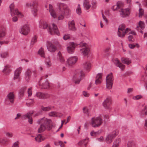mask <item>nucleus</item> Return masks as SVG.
<instances>
[{
    "label": "nucleus",
    "instance_id": "f257e3e1",
    "mask_svg": "<svg viewBox=\"0 0 147 147\" xmlns=\"http://www.w3.org/2000/svg\"><path fill=\"white\" fill-rule=\"evenodd\" d=\"M38 122L39 123L42 124L38 129V131L39 133L43 132L47 128L48 130L50 129V124L51 122L50 119L44 117L38 120Z\"/></svg>",
    "mask_w": 147,
    "mask_h": 147
},
{
    "label": "nucleus",
    "instance_id": "f03ea898",
    "mask_svg": "<svg viewBox=\"0 0 147 147\" xmlns=\"http://www.w3.org/2000/svg\"><path fill=\"white\" fill-rule=\"evenodd\" d=\"M125 25L123 24L119 26L117 32V34L119 36L124 37L125 34L127 33L129 31L131 30V29L129 28H127L125 29Z\"/></svg>",
    "mask_w": 147,
    "mask_h": 147
},
{
    "label": "nucleus",
    "instance_id": "7ed1b4c3",
    "mask_svg": "<svg viewBox=\"0 0 147 147\" xmlns=\"http://www.w3.org/2000/svg\"><path fill=\"white\" fill-rule=\"evenodd\" d=\"M102 119L100 117H94L91 118L90 123L94 127H97L100 126L102 123Z\"/></svg>",
    "mask_w": 147,
    "mask_h": 147
},
{
    "label": "nucleus",
    "instance_id": "20e7f679",
    "mask_svg": "<svg viewBox=\"0 0 147 147\" xmlns=\"http://www.w3.org/2000/svg\"><path fill=\"white\" fill-rule=\"evenodd\" d=\"M84 74L82 71L78 70L76 71L73 78L76 84L79 83L81 79L84 76Z\"/></svg>",
    "mask_w": 147,
    "mask_h": 147
},
{
    "label": "nucleus",
    "instance_id": "39448f33",
    "mask_svg": "<svg viewBox=\"0 0 147 147\" xmlns=\"http://www.w3.org/2000/svg\"><path fill=\"white\" fill-rule=\"evenodd\" d=\"M113 78L112 73H110L107 76L106 78V88L109 90L112 88L113 81Z\"/></svg>",
    "mask_w": 147,
    "mask_h": 147
},
{
    "label": "nucleus",
    "instance_id": "423d86ee",
    "mask_svg": "<svg viewBox=\"0 0 147 147\" xmlns=\"http://www.w3.org/2000/svg\"><path fill=\"white\" fill-rule=\"evenodd\" d=\"M30 31V29L28 25L25 24L19 29V32L24 35H27Z\"/></svg>",
    "mask_w": 147,
    "mask_h": 147
},
{
    "label": "nucleus",
    "instance_id": "0eeeda50",
    "mask_svg": "<svg viewBox=\"0 0 147 147\" xmlns=\"http://www.w3.org/2000/svg\"><path fill=\"white\" fill-rule=\"evenodd\" d=\"M78 57L76 56L69 57L66 61V65L69 66H71L74 65L78 60Z\"/></svg>",
    "mask_w": 147,
    "mask_h": 147
},
{
    "label": "nucleus",
    "instance_id": "6e6552de",
    "mask_svg": "<svg viewBox=\"0 0 147 147\" xmlns=\"http://www.w3.org/2000/svg\"><path fill=\"white\" fill-rule=\"evenodd\" d=\"M49 30L48 31L51 34L53 35L54 34H56L57 35L59 34V32L57 27L55 24H53L51 26H49Z\"/></svg>",
    "mask_w": 147,
    "mask_h": 147
},
{
    "label": "nucleus",
    "instance_id": "1a4fd4ad",
    "mask_svg": "<svg viewBox=\"0 0 147 147\" xmlns=\"http://www.w3.org/2000/svg\"><path fill=\"white\" fill-rule=\"evenodd\" d=\"M120 15L122 18H125L129 16L130 14L129 9L128 8L121 9L119 11Z\"/></svg>",
    "mask_w": 147,
    "mask_h": 147
},
{
    "label": "nucleus",
    "instance_id": "9d476101",
    "mask_svg": "<svg viewBox=\"0 0 147 147\" xmlns=\"http://www.w3.org/2000/svg\"><path fill=\"white\" fill-rule=\"evenodd\" d=\"M33 111H31L28 112L27 113L24 115L22 116L23 119H25L27 118H28V121L30 124L32 123V119L31 117L33 113Z\"/></svg>",
    "mask_w": 147,
    "mask_h": 147
},
{
    "label": "nucleus",
    "instance_id": "9b49d317",
    "mask_svg": "<svg viewBox=\"0 0 147 147\" xmlns=\"http://www.w3.org/2000/svg\"><path fill=\"white\" fill-rule=\"evenodd\" d=\"M14 5L13 3L11 4L9 6L11 16H12L15 15H18L20 14V12L17 9H14Z\"/></svg>",
    "mask_w": 147,
    "mask_h": 147
},
{
    "label": "nucleus",
    "instance_id": "f8f14e48",
    "mask_svg": "<svg viewBox=\"0 0 147 147\" xmlns=\"http://www.w3.org/2000/svg\"><path fill=\"white\" fill-rule=\"evenodd\" d=\"M22 70V67H20L15 70L13 78L14 80H19L20 78V74Z\"/></svg>",
    "mask_w": 147,
    "mask_h": 147
},
{
    "label": "nucleus",
    "instance_id": "ddd939ff",
    "mask_svg": "<svg viewBox=\"0 0 147 147\" xmlns=\"http://www.w3.org/2000/svg\"><path fill=\"white\" fill-rule=\"evenodd\" d=\"M90 49L88 47H83L80 49V53L84 56L87 55Z\"/></svg>",
    "mask_w": 147,
    "mask_h": 147
},
{
    "label": "nucleus",
    "instance_id": "4468645a",
    "mask_svg": "<svg viewBox=\"0 0 147 147\" xmlns=\"http://www.w3.org/2000/svg\"><path fill=\"white\" fill-rule=\"evenodd\" d=\"M111 105V101L110 98H107L102 103L104 107L106 109H109Z\"/></svg>",
    "mask_w": 147,
    "mask_h": 147
},
{
    "label": "nucleus",
    "instance_id": "2eb2a0df",
    "mask_svg": "<svg viewBox=\"0 0 147 147\" xmlns=\"http://www.w3.org/2000/svg\"><path fill=\"white\" fill-rule=\"evenodd\" d=\"M36 96L37 97L40 98L45 99L49 97V95L48 93L37 92L36 94Z\"/></svg>",
    "mask_w": 147,
    "mask_h": 147
},
{
    "label": "nucleus",
    "instance_id": "dca6fc26",
    "mask_svg": "<svg viewBox=\"0 0 147 147\" xmlns=\"http://www.w3.org/2000/svg\"><path fill=\"white\" fill-rule=\"evenodd\" d=\"M89 142V138H86L85 139L82 140L78 143V145L81 146V147H86L87 144Z\"/></svg>",
    "mask_w": 147,
    "mask_h": 147
},
{
    "label": "nucleus",
    "instance_id": "f3484780",
    "mask_svg": "<svg viewBox=\"0 0 147 147\" xmlns=\"http://www.w3.org/2000/svg\"><path fill=\"white\" fill-rule=\"evenodd\" d=\"M114 62L116 66L119 67L121 70H123L124 68L125 65L121 63L117 59H115Z\"/></svg>",
    "mask_w": 147,
    "mask_h": 147
},
{
    "label": "nucleus",
    "instance_id": "a211bd4d",
    "mask_svg": "<svg viewBox=\"0 0 147 147\" xmlns=\"http://www.w3.org/2000/svg\"><path fill=\"white\" fill-rule=\"evenodd\" d=\"M69 29L71 30L75 31L76 28L75 27V23L74 20L69 22L68 24Z\"/></svg>",
    "mask_w": 147,
    "mask_h": 147
},
{
    "label": "nucleus",
    "instance_id": "6ab92c4d",
    "mask_svg": "<svg viewBox=\"0 0 147 147\" xmlns=\"http://www.w3.org/2000/svg\"><path fill=\"white\" fill-rule=\"evenodd\" d=\"M7 98L9 100L10 103L13 104L14 102V100L15 98L13 92H10L8 94Z\"/></svg>",
    "mask_w": 147,
    "mask_h": 147
},
{
    "label": "nucleus",
    "instance_id": "aec40b11",
    "mask_svg": "<svg viewBox=\"0 0 147 147\" xmlns=\"http://www.w3.org/2000/svg\"><path fill=\"white\" fill-rule=\"evenodd\" d=\"M114 138L112 135L109 134L106 136L105 142L107 144H110L112 142Z\"/></svg>",
    "mask_w": 147,
    "mask_h": 147
},
{
    "label": "nucleus",
    "instance_id": "412c9836",
    "mask_svg": "<svg viewBox=\"0 0 147 147\" xmlns=\"http://www.w3.org/2000/svg\"><path fill=\"white\" fill-rule=\"evenodd\" d=\"M31 75V71L30 69H28L26 72L25 76V79L26 81H28L30 78Z\"/></svg>",
    "mask_w": 147,
    "mask_h": 147
},
{
    "label": "nucleus",
    "instance_id": "4be33fe9",
    "mask_svg": "<svg viewBox=\"0 0 147 147\" xmlns=\"http://www.w3.org/2000/svg\"><path fill=\"white\" fill-rule=\"evenodd\" d=\"M49 12L51 16L54 18L57 17V15L55 11L53 9V6L51 4L49 5Z\"/></svg>",
    "mask_w": 147,
    "mask_h": 147
},
{
    "label": "nucleus",
    "instance_id": "5701e85b",
    "mask_svg": "<svg viewBox=\"0 0 147 147\" xmlns=\"http://www.w3.org/2000/svg\"><path fill=\"white\" fill-rule=\"evenodd\" d=\"M57 59L58 61L62 63H63L65 61L64 57L62 56L60 52L58 53L57 56Z\"/></svg>",
    "mask_w": 147,
    "mask_h": 147
},
{
    "label": "nucleus",
    "instance_id": "b1692460",
    "mask_svg": "<svg viewBox=\"0 0 147 147\" xmlns=\"http://www.w3.org/2000/svg\"><path fill=\"white\" fill-rule=\"evenodd\" d=\"M121 142V140L119 138H117L114 141L112 147H119Z\"/></svg>",
    "mask_w": 147,
    "mask_h": 147
},
{
    "label": "nucleus",
    "instance_id": "393cba45",
    "mask_svg": "<svg viewBox=\"0 0 147 147\" xmlns=\"http://www.w3.org/2000/svg\"><path fill=\"white\" fill-rule=\"evenodd\" d=\"M11 70L10 66L9 65H6L4 67L2 72L4 74H7L10 72Z\"/></svg>",
    "mask_w": 147,
    "mask_h": 147
},
{
    "label": "nucleus",
    "instance_id": "a878e982",
    "mask_svg": "<svg viewBox=\"0 0 147 147\" xmlns=\"http://www.w3.org/2000/svg\"><path fill=\"white\" fill-rule=\"evenodd\" d=\"M91 63L89 62H86L84 64V68L85 69L89 71L91 67Z\"/></svg>",
    "mask_w": 147,
    "mask_h": 147
},
{
    "label": "nucleus",
    "instance_id": "bb28decb",
    "mask_svg": "<svg viewBox=\"0 0 147 147\" xmlns=\"http://www.w3.org/2000/svg\"><path fill=\"white\" fill-rule=\"evenodd\" d=\"M121 61L122 62L125 64L128 65L131 62V61L130 59L126 58H121Z\"/></svg>",
    "mask_w": 147,
    "mask_h": 147
},
{
    "label": "nucleus",
    "instance_id": "cd10ccee",
    "mask_svg": "<svg viewBox=\"0 0 147 147\" xmlns=\"http://www.w3.org/2000/svg\"><path fill=\"white\" fill-rule=\"evenodd\" d=\"M45 64L48 68L50 67L52 65V63L49 57L47 58L45 61Z\"/></svg>",
    "mask_w": 147,
    "mask_h": 147
},
{
    "label": "nucleus",
    "instance_id": "c85d7f7f",
    "mask_svg": "<svg viewBox=\"0 0 147 147\" xmlns=\"http://www.w3.org/2000/svg\"><path fill=\"white\" fill-rule=\"evenodd\" d=\"M84 7L87 10L89 9L91 7V5L90 4L88 0H85L83 3Z\"/></svg>",
    "mask_w": 147,
    "mask_h": 147
},
{
    "label": "nucleus",
    "instance_id": "c756f323",
    "mask_svg": "<svg viewBox=\"0 0 147 147\" xmlns=\"http://www.w3.org/2000/svg\"><path fill=\"white\" fill-rule=\"evenodd\" d=\"M57 5L60 11H61L62 9L64 10L65 8H66L67 6L64 3H58L57 4Z\"/></svg>",
    "mask_w": 147,
    "mask_h": 147
},
{
    "label": "nucleus",
    "instance_id": "7c9ffc66",
    "mask_svg": "<svg viewBox=\"0 0 147 147\" xmlns=\"http://www.w3.org/2000/svg\"><path fill=\"white\" fill-rule=\"evenodd\" d=\"M5 34V29L4 27L0 28V38L4 37Z\"/></svg>",
    "mask_w": 147,
    "mask_h": 147
},
{
    "label": "nucleus",
    "instance_id": "2f4dec72",
    "mask_svg": "<svg viewBox=\"0 0 147 147\" xmlns=\"http://www.w3.org/2000/svg\"><path fill=\"white\" fill-rule=\"evenodd\" d=\"M38 54L42 57L45 58V52L44 49L42 47H41L39 49L38 52Z\"/></svg>",
    "mask_w": 147,
    "mask_h": 147
},
{
    "label": "nucleus",
    "instance_id": "473e14b6",
    "mask_svg": "<svg viewBox=\"0 0 147 147\" xmlns=\"http://www.w3.org/2000/svg\"><path fill=\"white\" fill-rule=\"evenodd\" d=\"M65 16H66V18H68L70 16L71 11L68 7L67 6L66 8H65L64 10Z\"/></svg>",
    "mask_w": 147,
    "mask_h": 147
},
{
    "label": "nucleus",
    "instance_id": "72a5a7b5",
    "mask_svg": "<svg viewBox=\"0 0 147 147\" xmlns=\"http://www.w3.org/2000/svg\"><path fill=\"white\" fill-rule=\"evenodd\" d=\"M45 138L40 134L38 135L37 137L35 138V140L37 142H41L44 140Z\"/></svg>",
    "mask_w": 147,
    "mask_h": 147
},
{
    "label": "nucleus",
    "instance_id": "f704fd0d",
    "mask_svg": "<svg viewBox=\"0 0 147 147\" xmlns=\"http://www.w3.org/2000/svg\"><path fill=\"white\" fill-rule=\"evenodd\" d=\"M67 49L68 52L70 54H72L74 51V47H67Z\"/></svg>",
    "mask_w": 147,
    "mask_h": 147
},
{
    "label": "nucleus",
    "instance_id": "c9c22d12",
    "mask_svg": "<svg viewBox=\"0 0 147 147\" xmlns=\"http://www.w3.org/2000/svg\"><path fill=\"white\" fill-rule=\"evenodd\" d=\"M31 11L32 13L34 16H36L38 11L37 7L31 8Z\"/></svg>",
    "mask_w": 147,
    "mask_h": 147
},
{
    "label": "nucleus",
    "instance_id": "e433bc0d",
    "mask_svg": "<svg viewBox=\"0 0 147 147\" xmlns=\"http://www.w3.org/2000/svg\"><path fill=\"white\" fill-rule=\"evenodd\" d=\"M101 132V131H98L95 132L94 131H92L90 133V135L91 136L95 137L98 135H99Z\"/></svg>",
    "mask_w": 147,
    "mask_h": 147
},
{
    "label": "nucleus",
    "instance_id": "4c0bfd02",
    "mask_svg": "<svg viewBox=\"0 0 147 147\" xmlns=\"http://www.w3.org/2000/svg\"><path fill=\"white\" fill-rule=\"evenodd\" d=\"M48 25L47 23L45 22H41L39 26L40 28L45 29L47 27Z\"/></svg>",
    "mask_w": 147,
    "mask_h": 147
},
{
    "label": "nucleus",
    "instance_id": "58836bf2",
    "mask_svg": "<svg viewBox=\"0 0 147 147\" xmlns=\"http://www.w3.org/2000/svg\"><path fill=\"white\" fill-rule=\"evenodd\" d=\"M37 37L36 36H33L31 41L30 45H34L35 43H36L37 41Z\"/></svg>",
    "mask_w": 147,
    "mask_h": 147
},
{
    "label": "nucleus",
    "instance_id": "ea45409f",
    "mask_svg": "<svg viewBox=\"0 0 147 147\" xmlns=\"http://www.w3.org/2000/svg\"><path fill=\"white\" fill-rule=\"evenodd\" d=\"M141 80L145 82L146 84V87L147 88V74H145L142 77Z\"/></svg>",
    "mask_w": 147,
    "mask_h": 147
},
{
    "label": "nucleus",
    "instance_id": "a19ab883",
    "mask_svg": "<svg viewBox=\"0 0 147 147\" xmlns=\"http://www.w3.org/2000/svg\"><path fill=\"white\" fill-rule=\"evenodd\" d=\"M56 47H47L48 51L50 52L55 51L57 49Z\"/></svg>",
    "mask_w": 147,
    "mask_h": 147
},
{
    "label": "nucleus",
    "instance_id": "79ce46f5",
    "mask_svg": "<svg viewBox=\"0 0 147 147\" xmlns=\"http://www.w3.org/2000/svg\"><path fill=\"white\" fill-rule=\"evenodd\" d=\"M42 88L44 89L48 88L49 87V85L47 81H46L44 83L42 84Z\"/></svg>",
    "mask_w": 147,
    "mask_h": 147
},
{
    "label": "nucleus",
    "instance_id": "37998d69",
    "mask_svg": "<svg viewBox=\"0 0 147 147\" xmlns=\"http://www.w3.org/2000/svg\"><path fill=\"white\" fill-rule=\"evenodd\" d=\"M41 109L45 111H49V110H51V107L50 106H49L47 107H41Z\"/></svg>",
    "mask_w": 147,
    "mask_h": 147
},
{
    "label": "nucleus",
    "instance_id": "c03bdc74",
    "mask_svg": "<svg viewBox=\"0 0 147 147\" xmlns=\"http://www.w3.org/2000/svg\"><path fill=\"white\" fill-rule=\"evenodd\" d=\"M118 134V130H116L113 131L112 133H110V134H111L112 135V136L114 138Z\"/></svg>",
    "mask_w": 147,
    "mask_h": 147
},
{
    "label": "nucleus",
    "instance_id": "a18cd8bd",
    "mask_svg": "<svg viewBox=\"0 0 147 147\" xmlns=\"http://www.w3.org/2000/svg\"><path fill=\"white\" fill-rule=\"evenodd\" d=\"M31 8L37 7V3L36 1H33L30 3Z\"/></svg>",
    "mask_w": 147,
    "mask_h": 147
},
{
    "label": "nucleus",
    "instance_id": "49530a36",
    "mask_svg": "<svg viewBox=\"0 0 147 147\" xmlns=\"http://www.w3.org/2000/svg\"><path fill=\"white\" fill-rule=\"evenodd\" d=\"M141 115H147V106H145L142 109L141 112Z\"/></svg>",
    "mask_w": 147,
    "mask_h": 147
},
{
    "label": "nucleus",
    "instance_id": "de8ad7c7",
    "mask_svg": "<svg viewBox=\"0 0 147 147\" xmlns=\"http://www.w3.org/2000/svg\"><path fill=\"white\" fill-rule=\"evenodd\" d=\"M142 98V96L141 95H137L132 97V99L135 100H137L140 99Z\"/></svg>",
    "mask_w": 147,
    "mask_h": 147
},
{
    "label": "nucleus",
    "instance_id": "09e8293b",
    "mask_svg": "<svg viewBox=\"0 0 147 147\" xmlns=\"http://www.w3.org/2000/svg\"><path fill=\"white\" fill-rule=\"evenodd\" d=\"M102 73H99L96 76V79L102 80Z\"/></svg>",
    "mask_w": 147,
    "mask_h": 147
},
{
    "label": "nucleus",
    "instance_id": "8fccbe9b",
    "mask_svg": "<svg viewBox=\"0 0 147 147\" xmlns=\"http://www.w3.org/2000/svg\"><path fill=\"white\" fill-rule=\"evenodd\" d=\"M139 27L141 28V29H144L145 27V24L142 21H140L139 22Z\"/></svg>",
    "mask_w": 147,
    "mask_h": 147
},
{
    "label": "nucleus",
    "instance_id": "3c124183",
    "mask_svg": "<svg viewBox=\"0 0 147 147\" xmlns=\"http://www.w3.org/2000/svg\"><path fill=\"white\" fill-rule=\"evenodd\" d=\"M0 56L2 58H6L8 56V54L6 52H3L0 54Z\"/></svg>",
    "mask_w": 147,
    "mask_h": 147
},
{
    "label": "nucleus",
    "instance_id": "603ef678",
    "mask_svg": "<svg viewBox=\"0 0 147 147\" xmlns=\"http://www.w3.org/2000/svg\"><path fill=\"white\" fill-rule=\"evenodd\" d=\"M77 13L79 15H80L82 12L81 8L80 7V5L78 4L77 9L76 10Z\"/></svg>",
    "mask_w": 147,
    "mask_h": 147
},
{
    "label": "nucleus",
    "instance_id": "864d4df0",
    "mask_svg": "<svg viewBox=\"0 0 147 147\" xmlns=\"http://www.w3.org/2000/svg\"><path fill=\"white\" fill-rule=\"evenodd\" d=\"M134 144L133 142L131 141H129L128 142L127 144V147H133Z\"/></svg>",
    "mask_w": 147,
    "mask_h": 147
},
{
    "label": "nucleus",
    "instance_id": "5fc2aeb1",
    "mask_svg": "<svg viewBox=\"0 0 147 147\" xmlns=\"http://www.w3.org/2000/svg\"><path fill=\"white\" fill-rule=\"evenodd\" d=\"M26 90L24 88H22L20 89V91L19 92V94L20 96H23L24 92H25Z\"/></svg>",
    "mask_w": 147,
    "mask_h": 147
},
{
    "label": "nucleus",
    "instance_id": "6e6d98bb",
    "mask_svg": "<svg viewBox=\"0 0 147 147\" xmlns=\"http://www.w3.org/2000/svg\"><path fill=\"white\" fill-rule=\"evenodd\" d=\"M96 139L98 142H102L104 141V138L102 136H100L99 137L96 138Z\"/></svg>",
    "mask_w": 147,
    "mask_h": 147
},
{
    "label": "nucleus",
    "instance_id": "4d7b16f0",
    "mask_svg": "<svg viewBox=\"0 0 147 147\" xmlns=\"http://www.w3.org/2000/svg\"><path fill=\"white\" fill-rule=\"evenodd\" d=\"M49 116H57V113L54 111H52L49 113Z\"/></svg>",
    "mask_w": 147,
    "mask_h": 147
},
{
    "label": "nucleus",
    "instance_id": "13d9d810",
    "mask_svg": "<svg viewBox=\"0 0 147 147\" xmlns=\"http://www.w3.org/2000/svg\"><path fill=\"white\" fill-rule=\"evenodd\" d=\"M34 103V100L33 99H32L31 100H30V101H29L28 102L26 103V105L29 107L30 106V105H32Z\"/></svg>",
    "mask_w": 147,
    "mask_h": 147
},
{
    "label": "nucleus",
    "instance_id": "bf43d9fd",
    "mask_svg": "<svg viewBox=\"0 0 147 147\" xmlns=\"http://www.w3.org/2000/svg\"><path fill=\"white\" fill-rule=\"evenodd\" d=\"M82 94L86 97H88L90 96V94L88 92L86 91H83L82 92Z\"/></svg>",
    "mask_w": 147,
    "mask_h": 147
},
{
    "label": "nucleus",
    "instance_id": "052dcab7",
    "mask_svg": "<svg viewBox=\"0 0 147 147\" xmlns=\"http://www.w3.org/2000/svg\"><path fill=\"white\" fill-rule=\"evenodd\" d=\"M144 13V11L142 9L140 8L139 10V17H141L143 15Z\"/></svg>",
    "mask_w": 147,
    "mask_h": 147
},
{
    "label": "nucleus",
    "instance_id": "680f3d73",
    "mask_svg": "<svg viewBox=\"0 0 147 147\" xmlns=\"http://www.w3.org/2000/svg\"><path fill=\"white\" fill-rule=\"evenodd\" d=\"M19 143H20L18 141H17L13 143L12 146V147H19Z\"/></svg>",
    "mask_w": 147,
    "mask_h": 147
},
{
    "label": "nucleus",
    "instance_id": "e2e57ef3",
    "mask_svg": "<svg viewBox=\"0 0 147 147\" xmlns=\"http://www.w3.org/2000/svg\"><path fill=\"white\" fill-rule=\"evenodd\" d=\"M32 88H29L28 90V96H30L32 94Z\"/></svg>",
    "mask_w": 147,
    "mask_h": 147
},
{
    "label": "nucleus",
    "instance_id": "0e129e2a",
    "mask_svg": "<svg viewBox=\"0 0 147 147\" xmlns=\"http://www.w3.org/2000/svg\"><path fill=\"white\" fill-rule=\"evenodd\" d=\"M70 38L69 35L68 34H65L63 36V38L64 40H66Z\"/></svg>",
    "mask_w": 147,
    "mask_h": 147
},
{
    "label": "nucleus",
    "instance_id": "69168bd1",
    "mask_svg": "<svg viewBox=\"0 0 147 147\" xmlns=\"http://www.w3.org/2000/svg\"><path fill=\"white\" fill-rule=\"evenodd\" d=\"M128 40L129 41H134V39L133 38V37L132 35H129L128 38Z\"/></svg>",
    "mask_w": 147,
    "mask_h": 147
},
{
    "label": "nucleus",
    "instance_id": "338daca9",
    "mask_svg": "<svg viewBox=\"0 0 147 147\" xmlns=\"http://www.w3.org/2000/svg\"><path fill=\"white\" fill-rule=\"evenodd\" d=\"M101 82L102 80H101L96 79L95 84L96 85L99 84H101Z\"/></svg>",
    "mask_w": 147,
    "mask_h": 147
},
{
    "label": "nucleus",
    "instance_id": "774afa93",
    "mask_svg": "<svg viewBox=\"0 0 147 147\" xmlns=\"http://www.w3.org/2000/svg\"><path fill=\"white\" fill-rule=\"evenodd\" d=\"M83 111L84 113L87 114L88 113V109L86 107H84L83 109Z\"/></svg>",
    "mask_w": 147,
    "mask_h": 147
}]
</instances>
